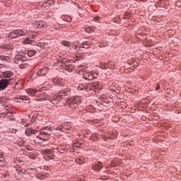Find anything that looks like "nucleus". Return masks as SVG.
<instances>
[{"mask_svg":"<svg viewBox=\"0 0 181 181\" xmlns=\"http://www.w3.org/2000/svg\"><path fill=\"white\" fill-rule=\"evenodd\" d=\"M46 90V88H41L39 90H35V89H28L27 90V93L28 95H31V97H40V98L35 100L37 101H46V100H49L52 104H54V105H56V104H59L60 103V99L63 97V94L64 95H68L69 92L70 91V88H66L64 90H62L59 91L57 95L54 98H50V96L46 95L45 93H44L42 91H45Z\"/></svg>","mask_w":181,"mask_h":181,"instance_id":"f257e3e1","label":"nucleus"},{"mask_svg":"<svg viewBox=\"0 0 181 181\" xmlns=\"http://www.w3.org/2000/svg\"><path fill=\"white\" fill-rule=\"evenodd\" d=\"M28 33L26 30H16L10 33L8 35L9 39H15V37H19V36H25Z\"/></svg>","mask_w":181,"mask_h":181,"instance_id":"f03ea898","label":"nucleus"},{"mask_svg":"<svg viewBox=\"0 0 181 181\" xmlns=\"http://www.w3.org/2000/svg\"><path fill=\"white\" fill-rule=\"evenodd\" d=\"M51 134L52 131H50V129H48V130L42 129L40 132L41 136H37V139H40V141H47V138L50 136Z\"/></svg>","mask_w":181,"mask_h":181,"instance_id":"7ed1b4c3","label":"nucleus"},{"mask_svg":"<svg viewBox=\"0 0 181 181\" xmlns=\"http://www.w3.org/2000/svg\"><path fill=\"white\" fill-rule=\"evenodd\" d=\"M95 76L93 74V71H90L88 69L84 70L83 73V78L85 80H93L95 78Z\"/></svg>","mask_w":181,"mask_h":181,"instance_id":"20e7f679","label":"nucleus"},{"mask_svg":"<svg viewBox=\"0 0 181 181\" xmlns=\"http://www.w3.org/2000/svg\"><path fill=\"white\" fill-rule=\"evenodd\" d=\"M11 80L12 79L2 78L0 80V91H4V90H5V88L9 86Z\"/></svg>","mask_w":181,"mask_h":181,"instance_id":"39448f33","label":"nucleus"},{"mask_svg":"<svg viewBox=\"0 0 181 181\" xmlns=\"http://www.w3.org/2000/svg\"><path fill=\"white\" fill-rule=\"evenodd\" d=\"M13 76V72L11 71H6L2 73L3 78H11Z\"/></svg>","mask_w":181,"mask_h":181,"instance_id":"423d86ee","label":"nucleus"},{"mask_svg":"<svg viewBox=\"0 0 181 181\" xmlns=\"http://www.w3.org/2000/svg\"><path fill=\"white\" fill-rule=\"evenodd\" d=\"M42 154L46 155L47 156H48V158H50L51 159L54 156L53 151H52V150H50L49 148L45 149V150H42Z\"/></svg>","mask_w":181,"mask_h":181,"instance_id":"0eeeda50","label":"nucleus"},{"mask_svg":"<svg viewBox=\"0 0 181 181\" xmlns=\"http://www.w3.org/2000/svg\"><path fill=\"white\" fill-rule=\"evenodd\" d=\"M69 103L70 104H79L80 103V98L79 97H74V98H71L69 100Z\"/></svg>","mask_w":181,"mask_h":181,"instance_id":"6e6552de","label":"nucleus"},{"mask_svg":"<svg viewBox=\"0 0 181 181\" xmlns=\"http://www.w3.org/2000/svg\"><path fill=\"white\" fill-rule=\"evenodd\" d=\"M25 134L28 136H30V135H33V134H37V130H35L32 128H28L25 129Z\"/></svg>","mask_w":181,"mask_h":181,"instance_id":"1a4fd4ad","label":"nucleus"},{"mask_svg":"<svg viewBox=\"0 0 181 181\" xmlns=\"http://www.w3.org/2000/svg\"><path fill=\"white\" fill-rule=\"evenodd\" d=\"M33 26L35 28H44V26H45V21H35V22L33 23Z\"/></svg>","mask_w":181,"mask_h":181,"instance_id":"9d476101","label":"nucleus"},{"mask_svg":"<svg viewBox=\"0 0 181 181\" xmlns=\"http://www.w3.org/2000/svg\"><path fill=\"white\" fill-rule=\"evenodd\" d=\"M102 168H103V164H101V163L100 162L95 163V165L92 166V169L93 170H100Z\"/></svg>","mask_w":181,"mask_h":181,"instance_id":"9b49d317","label":"nucleus"},{"mask_svg":"<svg viewBox=\"0 0 181 181\" xmlns=\"http://www.w3.org/2000/svg\"><path fill=\"white\" fill-rule=\"evenodd\" d=\"M92 88H93V90H101V88H103V86H101L98 82H95L92 83Z\"/></svg>","mask_w":181,"mask_h":181,"instance_id":"f8f14e48","label":"nucleus"},{"mask_svg":"<svg viewBox=\"0 0 181 181\" xmlns=\"http://www.w3.org/2000/svg\"><path fill=\"white\" fill-rule=\"evenodd\" d=\"M49 71V69L45 67L39 70L38 71V76H46V74Z\"/></svg>","mask_w":181,"mask_h":181,"instance_id":"ddd939ff","label":"nucleus"},{"mask_svg":"<svg viewBox=\"0 0 181 181\" xmlns=\"http://www.w3.org/2000/svg\"><path fill=\"white\" fill-rule=\"evenodd\" d=\"M0 60H1V62H9L11 60V57L8 56H1Z\"/></svg>","mask_w":181,"mask_h":181,"instance_id":"4468645a","label":"nucleus"},{"mask_svg":"<svg viewBox=\"0 0 181 181\" xmlns=\"http://www.w3.org/2000/svg\"><path fill=\"white\" fill-rule=\"evenodd\" d=\"M76 163H78V165H83L84 163V158L83 157H79L76 159Z\"/></svg>","mask_w":181,"mask_h":181,"instance_id":"2eb2a0df","label":"nucleus"},{"mask_svg":"<svg viewBox=\"0 0 181 181\" xmlns=\"http://www.w3.org/2000/svg\"><path fill=\"white\" fill-rule=\"evenodd\" d=\"M19 100H22L23 101H25V103H27V104H28V103H29V97H28L27 95L20 96Z\"/></svg>","mask_w":181,"mask_h":181,"instance_id":"dca6fc26","label":"nucleus"},{"mask_svg":"<svg viewBox=\"0 0 181 181\" xmlns=\"http://www.w3.org/2000/svg\"><path fill=\"white\" fill-rule=\"evenodd\" d=\"M12 115L11 112H6V113H1L0 117L1 118H6V117H11Z\"/></svg>","mask_w":181,"mask_h":181,"instance_id":"f3484780","label":"nucleus"},{"mask_svg":"<svg viewBox=\"0 0 181 181\" xmlns=\"http://www.w3.org/2000/svg\"><path fill=\"white\" fill-rule=\"evenodd\" d=\"M34 54H36V51L35 49H30L28 51V55L29 57H32V56H34Z\"/></svg>","mask_w":181,"mask_h":181,"instance_id":"a211bd4d","label":"nucleus"},{"mask_svg":"<svg viewBox=\"0 0 181 181\" xmlns=\"http://www.w3.org/2000/svg\"><path fill=\"white\" fill-rule=\"evenodd\" d=\"M63 128H66V124L59 126L58 127L56 128V130L64 132V130H63Z\"/></svg>","mask_w":181,"mask_h":181,"instance_id":"6ab92c4d","label":"nucleus"},{"mask_svg":"<svg viewBox=\"0 0 181 181\" xmlns=\"http://www.w3.org/2000/svg\"><path fill=\"white\" fill-rule=\"evenodd\" d=\"M107 66L108 67V69H115V65L114 64V62H109L107 64Z\"/></svg>","mask_w":181,"mask_h":181,"instance_id":"aec40b11","label":"nucleus"},{"mask_svg":"<svg viewBox=\"0 0 181 181\" xmlns=\"http://www.w3.org/2000/svg\"><path fill=\"white\" fill-rule=\"evenodd\" d=\"M94 30H95L92 27H88V28H86V32H87V33H91V32H94Z\"/></svg>","mask_w":181,"mask_h":181,"instance_id":"412c9836","label":"nucleus"},{"mask_svg":"<svg viewBox=\"0 0 181 181\" xmlns=\"http://www.w3.org/2000/svg\"><path fill=\"white\" fill-rule=\"evenodd\" d=\"M81 47H82V49H88L90 48V44L83 43L81 45Z\"/></svg>","mask_w":181,"mask_h":181,"instance_id":"4be33fe9","label":"nucleus"},{"mask_svg":"<svg viewBox=\"0 0 181 181\" xmlns=\"http://www.w3.org/2000/svg\"><path fill=\"white\" fill-rule=\"evenodd\" d=\"M105 138L108 139H115V138H117V135H115V134H110L109 136H105Z\"/></svg>","mask_w":181,"mask_h":181,"instance_id":"5701e85b","label":"nucleus"},{"mask_svg":"<svg viewBox=\"0 0 181 181\" xmlns=\"http://www.w3.org/2000/svg\"><path fill=\"white\" fill-rule=\"evenodd\" d=\"M24 43H25V45H30V43H32V40H30L29 37H27L25 40H24Z\"/></svg>","mask_w":181,"mask_h":181,"instance_id":"b1692460","label":"nucleus"},{"mask_svg":"<svg viewBox=\"0 0 181 181\" xmlns=\"http://www.w3.org/2000/svg\"><path fill=\"white\" fill-rule=\"evenodd\" d=\"M61 43H62V45H63L64 46L70 47V42H69V41H62Z\"/></svg>","mask_w":181,"mask_h":181,"instance_id":"393cba45","label":"nucleus"},{"mask_svg":"<svg viewBox=\"0 0 181 181\" xmlns=\"http://www.w3.org/2000/svg\"><path fill=\"white\" fill-rule=\"evenodd\" d=\"M49 6V5H47V4L45 3L42 4V6H41L42 9H45V8H47Z\"/></svg>","mask_w":181,"mask_h":181,"instance_id":"a878e982","label":"nucleus"},{"mask_svg":"<svg viewBox=\"0 0 181 181\" xmlns=\"http://www.w3.org/2000/svg\"><path fill=\"white\" fill-rule=\"evenodd\" d=\"M29 158L30 159H35L36 156H35V154H30Z\"/></svg>","mask_w":181,"mask_h":181,"instance_id":"bb28decb","label":"nucleus"},{"mask_svg":"<svg viewBox=\"0 0 181 181\" xmlns=\"http://www.w3.org/2000/svg\"><path fill=\"white\" fill-rule=\"evenodd\" d=\"M5 166V159L4 158V162L0 163V167L4 168Z\"/></svg>","mask_w":181,"mask_h":181,"instance_id":"cd10ccee","label":"nucleus"},{"mask_svg":"<svg viewBox=\"0 0 181 181\" xmlns=\"http://www.w3.org/2000/svg\"><path fill=\"white\" fill-rule=\"evenodd\" d=\"M64 125H65V128H62L63 131H64V129H69V128H70V127L67 125V124H64Z\"/></svg>","mask_w":181,"mask_h":181,"instance_id":"c85d7f7f","label":"nucleus"},{"mask_svg":"<svg viewBox=\"0 0 181 181\" xmlns=\"http://www.w3.org/2000/svg\"><path fill=\"white\" fill-rule=\"evenodd\" d=\"M25 64H21V65H20V68L21 69H25Z\"/></svg>","mask_w":181,"mask_h":181,"instance_id":"c756f323","label":"nucleus"},{"mask_svg":"<svg viewBox=\"0 0 181 181\" xmlns=\"http://www.w3.org/2000/svg\"><path fill=\"white\" fill-rule=\"evenodd\" d=\"M95 21H99L100 16H96L94 18Z\"/></svg>","mask_w":181,"mask_h":181,"instance_id":"7c9ffc66","label":"nucleus"},{"mask_svg":"<svg viewBox=\"0 0 181 181\" xmlns=\"http://www.w3.org/2000/svg\"><path fill=\"white\" fill-rule=\"evenodd\" d=\"M4 162V157H0V163Z\"/></svg>","mask_w":181,"mask_h":181,"instance_id":"2f4dec72","label":"nucleus"},{"mask_svg":"<svg viewBox=\"0 0 181 181\" xmlns=\"http://www.w3.org/2000/svg\"><path fill=\"white\" fill-rule=\"evenodd\" d=\"M156 90H159V86L157 88H156Z\"/></svg>","mask_w":181,"mask_h":181,"instance_id":"473e14b6","label":"nucleus"},{"mask_svg":"<svg viewBox=\"0 0 181 181\" xmlns=\"http://www.w3.org/2000/svg\"><path fill=\"white\" fill-rule=\"evenodd\" d=\"M125 18H128V16H127V14L124 15Z\"/></svg>","mask_w":181,"mask_h":181,"instance_id":"72a5a7b5","label":"nucleus"},{"mask_svg":"<svg viewBox=\"0 0 181 181\" xmlns=\"http://www.w3.org/2000/svg\"><path fill=\"white\" fill-rule=\"evenodd\" d=\"M28 125H29V124H27L25 125V127H28Z\"/></svg>","mask_w":181,"mask_h":181,"instance_id":"f704fd0d","label":"nucleus"},{"mask_svg":"<svg viewBox=\"0 0 181 181\" xmlns=\"http://www.w3.org/2000/svg\"><path fill=\"white\" fill-rule=\"evenodd\" d=\"M0 39H1V35H0Z\"/></svg>","mask_w":181,"mask_h":181,"instance_id":"c9c22d12","label":"nucleus"},{"mask_svg":"<svg viewBox=\"0 0 181 181\" xmlns=\"http://www.w3.org/2000/svg\"><path fill=\"white\" fill-rule=\"evenodd\" d=\"M0 78H1V75H0Z\"/></svg>","mask_w":181,"mask_h":181,"instance_id":"e433bc0d","label":"nucleus"},{"mask_svg":"<svg viewBox=\"0 0 181 181\" xmlns=\"http://www.w3.org/2000/svg\"><path fill=\"white\" fill-rule=\"evenodd\" d=\"M0 139H1V136H0Z\"/></svg>","mask_w":181,"mask_h":181,"instance_id":"4c0bfd02","label":"nucleus"}]
</instances>
